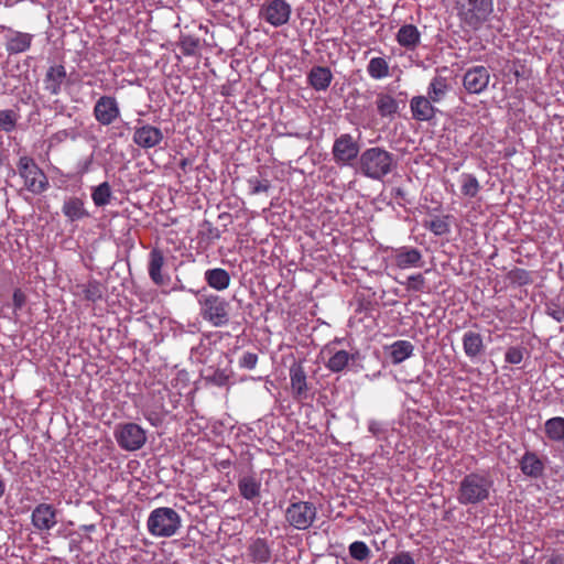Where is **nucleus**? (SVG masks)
<instances>
[{"mask_svg": "<svg viewBox=\"0 0 564 564\" xmlns=\"http://www.w3.org/2000/svg\"><path fill=\"white\" fill-rule=\"evenodd\" d=\"M359 164L361 172L373 180H380L389 174L394 164L393 155L387 150L376 147L365 150Z\"/></svg>", "mask_w": 564, "mask_h": 564, "instance_id": "obj_3", "label": "nucleus"}, {"mask_svg": "<svg viewBox=\"0 0 564 564\" xmlns=\"http://www.w3.org/2000/svg\"><path fill=\"white\" fill-rule=\"evenodd\" d=\"M94 117L102 126H110L120 117V108L112 96H101L94 106Z\"/></svg>", "mask_w": 564, "mask_h": 564, "instance_id": "obj_12", "label": "nucleus"}, {"mask_svg": "<svg viewBox=\"0 0 564 564\" xmlns=\"http://www.w3.org/2000/svg\"><path fill=\"white\" fill-rule=\"evenodd\" d=\"M202 318L214 327H223L230 319V303L217 294H202L198 300Z\"/></svg>", "mask_w": 564, "mask_h": 564, "instance_id": "obj_5", "label": "nucleus"}, {"mask_svg": "<svg viewBox=\"0 0 564 564\" xmlns=\"http://www.w3.org/2000/svg\"><path fill=\"white\" fill-rule=\"evenodd\" d=\"M206 283L217 291L226 290L230 284L229 273L221 268L208 269L204 273Z\"/></svg>", "mask_w": 564, "mask_h": 564, "instance_id": "obj_30", "label": "nucleus"}, {"mask_svg": "<svg viewBox=\"0 0 564 564\" xmlns=\"http://www.w3.org/2000/svg\"><path fill=\"white\" fill-rule=\"evenodd\" d=\"M455 8L460 24L478 31L487 23L494 12L492 0H456Z\"/></svg>", "mask_w": 564, "mask_h": 564, "instance_id": "obj_2", "label": "nucleus"}, {"mask_svg": "<svg viewBox=\"0 0 564 564\" xmlns=\"http://www.w3.org/2000/svg\"><path fill=\"white\" fill-rule=\"evenodd\" d=\"M333 80V74L328 67L314 66L307 75L308 84L317 91L326 90Z\"/></svg>", "mask_w": 564, "mask_h": 564, "instance_id": "obj_25", "label": "nucleus"}, {"mask_svg": "<svg viewBox=\"0 0 564 564\" xmlns=\"http://www.w3.org/2000/svg\"><path fill=\"white\" fill-rule=\"evenodd\" d=\"M248 555L251 562L265 564L271 558V549L264 539H254L248 545Z\"/></svg>", "mask_w": 564, "mask_h": 564, "instance_id": "obj_29", "label": "nucleus"}, {"mask_svg": "<svg viewBox=\"0 0 564 564\" xmlns=\"http://www.w3.org/2000/svg\"><path fill=\"white\" fill-rule=\"evenodd\" d=\"M181 525V516L169 507L152 510L147 520L149 533L156 538H171L177 533Z\"/></svg>", "mask_w": 564, "mask_h": 564, "instance_id": "obj_4", "label": "nucleus"}, {"mask_svg": "<svg viewBox=\"0 0 564 564\" xmlns=\"http://www.w3.org/2000/svg\"><path fill=\"white\" fill-rule=\"evenodd\" d=\"M118 445L129 452L140 449L147 442L145 431L135 423L119 425L115 432Z\"/></svg>", "mask_w": 564, "mask_h": 564, "instance_id": "obj_9", "label": "nucleus"}, {"mask_svg": "<svg viewBox=\"0 0 564 564\" xmlns=\"http://www.w3.org/2000/svg\"><path fill=\"white\" fill-rule=\"evenodd\" d=\"M317 509L308 501L292 502L285 510V520L297 530L308 529L316 519Z\"/></svg>", "mask_w": 564, "mask_h": 564, "instance_id": "obj_7", "label": "nucleus"}, {"mask_svg": "<svg viewBox=\"0 0 564 564\" xmlns=\"http://www.w3.org/2000/svg\"><path fill=\"white\" fill-rule=\"evenodd\" d=\"M360 148L349 133L340 134L333 144L332 154L339 166H348L358 158Z\"/></svg>", "mask_w": 564, "mask_h": 564, "instance_id": "obj_10", "label": "nucleus"}, {"mask_svg": "<svg viewBox=\"0 0 564 564\" xmlns=\"http://www.w3.org/2000/svg\"><path fill=\"white\" fill-rule=\"evenodd\" d=\"M292 13L285 0H264L259 9V18L274 28L285 25Z\"/></svg>", "mask_w": 564, "mask_h": 564, "instance_id": "obj_8", "label": "nucleus"}, {"mask_svg": "<svg viewBox=\"0 0 564 564\" xmlns=\"http://www.w3.org/2000/svg\"><path fill=\"white\" fill-rule=\"evenodd\" d=\"M62 212L70 223L82 220L89 216L88 210L85 208V202L76 196L67 197L64 200Z\"/></svg>", "mask_w": 564, "mask_h": 564, "instance_id": "obj_24", "label": "nucleus"}, {"mask_svg": "<svg viewBox=\"0 0 564 564\" xmlns=\"http://www.w3.org/2000/svg\"><path fill=\"white\" fill-rule=\"evenodd\" d=\"M463 348L465 355L470 359L480 356L485 350L481 335L473 330L466 332L463 335Z\"/></svg>", "mask_w": 564, "mask_h": 564, "instance_id": "obj_27", "label": "nucleus"}, {"mask_svg": "<svg viewBox=\"0 0 564 564\" xmlns=\"http://www.w3.org/2000/svg\"><path fill=\"white\" fill-rule=\"evenodd\" d=\"M206 225H207V227H208V231H209V234H210L214 238H218V237H219V231H218V229L214 228V227L212 226V224H209V223H206Z\"/></svg>", "mask_w": 564, "mask_h": 564, "instance_id": "obj_50", "label": "nucleus"}, {"mask_svg": "<svg viewBox=\"0 0 564 564\" xmlns=\"http://www.w3.org/2000/svg\"><path fill=\"white\" fill-rule=\"evenodd\" d=\"M460 189L464 196L475 197L480 189V185L478 180L474 175L463 174Z\"/></svg>", "mask_w": 564, "mask_h": 564, "instance_id": "obj_39", "label": "nucleus"}, {"mask_svg": "<svg viewBox=\"0 0 564 564\" xmlns=\"http://www.w3.org/2000/svg\"><path fill=\"white\" fill-rule=\"evenodd\" d=\"M57 523L56 510L52 505L40 503L32 512V524L40 531H48Z\"/></svg>", "mask_w": 564, "mask_h": 564, "instance_id": "obj_17", "label": "nucleus"}, {"mask_svg": "<svg viewBox=\"0 0 564 564\" xmlns=\"http://www.w3.org/2000/svg\"><path fill=\"white\" fill-rule=\"evenodd\" d=\"M19 115L12 109L0 110V129L6 132H11L15 129Z\"/></svg>", "mask_w": 564, "mask_h": 564, "instance_id": "obj_40", "label": "nucleus"}, {"mask_svg": "<svg viewBox=\"0 0 564 564\" xmlns=\"http://www.w3.org/2000/svg\"><path fill=\"white\" fill-rule=\"evenodd\" d=\"M368 75L376 80L386 78L390 75V66L383 57H372L367 65Z\"/></svg>", "mask_w": 564, "mask_h": 564, "instance_id": "obj_32", "label": "nucleus"}, {"mask_svg": "<svg viewBox=\"0 0 564 564\" xmlns=\"http://www.w3.org/2000/svg\"><path fill=\"white\" fill-rule=\"evenodd\" d=\"M165 257L161 249L153 248L149 253L148 272L151 281L155 285H164L170 281V276L163 273Z\"/></svg>", "mask_w": 564, "mask_h": 564, "instance_id": "obj_16", "label": "nucleus"}, {"mask_svg": "<svg viewBox=\"0 0 564 564\" xmlns=\"http://www.w3.org/2000/svg\"><path fill=\"white\" fill-rule=\"evenodd\" d=\"M20 176L24 180L28 191L33 194H41L48 187V180L44 172L35 164L33 159L22 156L18 163Z\"/></svg>", "mask_w": 564, "mask_h": 564, "instance_id": "obj_6", "label": "nucleus"}, {"mask_svg": "<svg viewBox=\"0 0 564 564\" xmlns=\"http://www.w3.org/2000/svg\"><path fill=\"white\" fill-rule=\"evenodd\" d=\"M494 490V480L486 473L473 471L458 484L456 499L462 506H477L487 501Z\"/></svg>", "mask_w": 564, "mask_h": 564, "instance_id": "obj_1", "label": "nucleus"}, {"mask_svg": "<svg viewBox=\"0 0 564 564\" xmlns=\"http://www.w3.org/2000/svg\"><path fill=\"white\" fill-rule=\"evenodd\" d=\"M376 108L380 117L392 119L399 111V102L391 94L380 91L376 96Z\"/></svg>", "mask_w": 564, "mask_h": 564, "instance_id": "obj_26", "label": "nucleus"}, {"mask_svg": "<svg viewBox=\"0 0 564 564\" xmlns=\"http://www.w3.org/2000/svg\"><path fill=\"white\" fill-rule=\"evenodd\" d=\"M290 384L295 401L303 402L308 398L307 377L301 364H293L290 367Z\"/></svg>", "mask_w": 564, "mask_h": 564, "instance_id": "obj_15", "label": "nucleus"}, {"mask_svg": "<svg viewBox=\"0 0 564 564\" xmlns=\"http://www.w3.org/2000/svg\"><path fill=\"white\" fill-rule=\"evenodd\" d=\"M429 98L424 96H415L410 100V109L412 116L419 121H430L435 117L436 108Z\"/></svg>", "mask_w": 564, "mask_h": 564, "instance_id": "obj_22", "label": "nucleus"}, {"mask_svg": "<svg viewBox=\"0 0 564 564\" xmlns=\"http://www.w3.org/2000/svg\"><path fill=\"white\" fill-rule=\"evenodd\" d=\"M111 187L108 182H104L93 188L91 199L97 207L106 206L110 203Z\"/></svg>", "mask_w": 564, "mask_h": 564, "instance_id": "obj_35", "label": "nucleus"}, {"mask_svg": "<svg viewBox=\"0 0 564 564\" xmlns=\"http://www.w3.org/2000/svg\"><path fill=\"white\" fill-rule=\"evenodd\" d=\"M448 216H435L425 221L424 227L432 231L435 236H444L449 232Z\"/></svg>", "mask_w": 564, "mask_h": 564, "instance_id": "obj_37", "label": "nucleus"}, {"mask_svg": "<svg viewBox=\"0 0 564 564\" xmlns=\"http://www.w3.org/2000/svg\"><path fill=\"white\" fill-rule=\"evenodd\" d=\"M389 265L400 270L422 267V253L419 249L403 246L392 249L388 257Z\"/></svg>", "mask_w": 564, "mask_h": 564, "instance_id": "obj_11", "label": "nucleus"}, {"mask_svg": "<svg viewBox=\"0 0 564 564\" xmlns=\"http://www.w3.org/2000/svg\"><path fill=\"white\" fill-rule=\"evenodd\" d=\"M406 290L420 292L423 290L425 281L421 273L410 275L405 282L402 283Z\"/></svg>", "mask_w": 564, "mask_h": 564, "instance_id": "obj_43", "label": "nucleus"}, {"mask_svg": "<svg viewBox=\"0 0 564 564\" xmlns=\"http://www.w3.org/2000/svg\"><path fill=\"white\" fill-rule=\"evenodd\" d=\"M238 489L245 499L254 501L260 497L261 481L256 476L246 475L239 478Z\"/></svg>", "mask_w": 564, "mask_h": 564, "instance_id": "obj_28", "label": "nucleus"}, {"mask_svg": "<svg viewBox=\"0 0 564 564\" xmlns=\"http://www.w3.org/2000/svg\"><path fill=\"white\" fill-rule=\"evenodd\" d=\"M84 294L85 299L91 302L100 300L104 295L102 285L98 281H89L85 284L77 285Z\"/></svg>", "mask_w": 564, "mask_h": 564, "instance_id": "obj_36", "label": "nucleus"}, {"mask_svg": "<svg viewBox=\"0 0 564 564\" xmlns=\"http://www.w3.org/2000/svg\"><path fill=\"white\" fill-rule=\"evenodd\" d=\"M349 555L359 562H364L370 558L371 556V550L364 541H355L352 542L349 547Z\"/></svg>", "mask_w": 564, "mask_h": 564, "instance_id": "obj_38", "label": "nucleus"}, {"mask_svg": "<svg viewBox=\"0 0 564 564\" xmlns=\"http://www.w3.org/2000/svg\"><path fill=\"white\" fill-rule=\"evenodd\" d=\"M163 132L160 128L142 123L134 128L132 140L142 149H151L158 147L163 141Z\"/></svg>", "mask_w": 564, "mask_h": 564, "instance_id": "obj_14", "label": "nucleus"}, {"mask_svg": "<svg viewBox=\"0 0 564 564\" xmlns=\"http://www.w3.org/2000/svg\"><path fill=\"white\" fill-rule=\"evenodd\" d=\"M66 78L67 73L63 65L58 64L50 66L43 79L44 90L53 96L59 95Z\"/></svg>", "mask_w": 564, "mask_h": 564, "instance_id": "obj_18", "label": "nucleus"}, {"mask_svg": "<svg viewBox=\"0 0 564 564\" xmlns=\"http://www.w3.org/2000/svg\"><path fill=\"white\" fill-rule=\"evenodd\" d=\"M25 303V295L21 290H15L13 293V306L15 310H21Z\"/></svg>", "mask_w": 564, "mask_h": 564, "instance_id": "obj_47", "label": "nucleus"}, {"mask_svg": "<svg viewBox=\"0 0 564 564\" xmlns=\"http://www.w3.org/2000/svg\"><path fill=\"white\" fill-rule=\"evenodd\" d=\"M546 436L554 442H564V417L549 419L544 424Z\"/></svg>", "mask_w": 564, "mask_h": 564, "instance_id": "obj_33", "label": "nucleus"}, {"mask_svg": "<svg viewBox=\"0 0 564 564\" xmlns=\"http://www.w3.org/2000/svg\"><path fill=\"white\" fill-rule=\"evenodd\" d=\"M199 46V40L191 36L185 35L181 37L180 47L184 55H194Z\"/></svg>", "mask_w": 564, "mask_h": 564, "instance_id": "obj_41", "label": "nucleus"}, {"mask_svg": "<svg viewBox=\"0 0 564 564\" xmlns=\"http://www.w3.org/2000/svg\"><path fill=\"white\" fill-rule=\"evenodd\" d=\"M389 350L392 362L398 365L412 356L414 346L409 340H397L389 346Z\"/></svg>", "mask_w": 564, "mask_h": 564, "instance_id": "obj_31", "label": "nucleus"}, {"mask_svg": "<svg viewBox=\"0 0 564 564\" xmlns=\"http://www.w3.org/2000/svg\"><path fill=\"white\" fill-rule=\"evenodd\" d=\"M258 356L254 352L247 351L239 359V366L245 369H253L257 366Z\"/></svg>", "mask_w": 564, "mask_h": 564, "instance_id": "obj_46", "label": "nucleus"}, {"mask_svg": "<svg viewBox=\"0 0 564 564\" xmlns=\"http://www.w3.org/2000/svg\"><path fill=\"white\" fill-rule=\"evenodd\" d=\"M448 90L447 82L444 77L436 76L434 77L429 87H427V96L431 101L440 102Z\"/></svg>", "mask_w": 564, "mask_h": 564, "instance_id": "obj_34", "label": "nucleus"}, {"mask_svg": "<svg viewBox=\"0 0 564 564\" xmlns=\"http://www.w3.org/2000/svg\"><path fill=\"white\" fill-rule=\"evenodd\" d=\"M523 475L538 479L543 476L545 464L534 452L527 451L519 460Z\"/></svg>", "mask_w": 564, "mask_h": 564, "instance_id": "obj_21", "label": "nucleus"}, {"mask_svg": "<svg viewBox=\"0 0 564 564\" xmlns=\"http://www.w3.org/2000/svg\"><path fill=\"white\" fill-rule=\"evenodd\" d=\"M563 313H558V314H553L554 318H556L558 322H561L563 319Z\"/></svg>", "mask_w": 564, "mask_h": 564, "instance_id": "obj_52", "label": "nucleus"}, {"mask_svg": "<svg viewBox=\"0 0 564 564\" xmlns=\"http://www.w3.org/2000/svg\"><path fill=\"white\" fill-rule=\"evenodd\" d=\"M395 41L406 51H414L421 43V33L415 25L404 24L397 32Z\"/></svg>", "mask_w": 564, "mask_h": 564, "instance_id": "obj_23", "label": "nucleus"}, {"mask_svg": "<svg viewBox=\"0 0 564 564\" xmlns=\"http://www.w3.org/2000/svg\"><path fill=\"white\" fill-rule=\"evenodd\" d=\"M144 416L153 426H156L160 422V419L152 413L145 414Z\"/></svg>", "mask_w": 564, "mask_h": 564, "instance_id": "obj_49", "label": "nucleus"}, {"mask_svg": "<svg viewBox=\"0 0 564 564\" xmlns=\"http://www.w3.org/2000/svg\"><path fill=\"white\" fill-rule=\"evenodd\" d=\"M511 274L513 275L514 279L520 281V283H525L528 281V274L523 270H516Z\"/></svg>", "mask_w": 564, "mask_h": 564, "instance_id": "obj_48", "label": "nucleus"}, {"mask_svg": "<svg viewBox=\"0 0 564 564\" xmlns=\"http://www.w3.org/2000/svg\"><path fill=\"white\" fill-rule=\"evenodd\" d=\"M505 359L511 365H518L523 360V349L521 347H510L506 351Z\"/></svg>", "mask_w": 564, "mask_h": 564, "instance_id": "obj_44", "label": "nucleus"}, {"mask_svg": "<svg viewBox=\"0 0 564 564\" xmlns=\"http://www.w3.org/2000/svg\"><path fill=\"white\" fill-rule=\"evenodd\" d=\"M248 185L250 188V193L252 195H257L260 193H265L270 188V182L268 180H260L259 177H250L248 180Z\"/></svg>", "mask_w": 564, "mask_h": 564, "instance_id": "obj_42", "label": "nucleus"}, {"mask_svg": "<svg viewBox=\"0 0 564 564\" xmlns=\"http://www.w3.org/2000/svg\"><path fill=\"white\" fill-rule=\"evenodd\" d=\"M325 351L329 355L326 362V368L332 372H340L346 369L350 362H354L358 352H348L344 349H336L334 347H326Z\"/></svg>", "mask_w": 564, "mask_h": 564, "instance_id": "obj_20", "label": "nucleus"}, {"mask_svg": "<svg viewBox=\"0 0 564 564\" xmlns=\"http://www.w3.org/2000/svg\"><path fill=\"white\" fill-rule=\"evenodd\" d=\"M4 491H6V482L2 478V476L0 475V498L4 495Z\"/></svg>", "mask_w": 564, "mask_h": 564, "instance_id": "obj_51", "label": "nucleus"}, {"mask_svg": "<svg viewBox=\"0 0 564 564\" xmlns=\"http://www.w3.org/2000/svg\"><path fill=\"white\" fill-rule=\"evenodd\" d=\"M388 564H416L413 555L408 551H401L395 553L389 561Z\"/></svg>", "mask_w": 564, "mask_h": 564, "instance_id": "obj_45", "label": "nucleus"}, {"mask_svg": "<svg viewBox=\"0 0 564 564\" xmlns=\"http://www.w3.org/2000/svg\"><path fill=\"white\" fill-rule=\"evenodd\" d=\"M4 40L7 52L12 55L28 51L31 46L33 35L12 29H7Z\"/></svg>", "mask_w": 564, "mask_h": 564, "instance_id": "obj_19", "label": "nucleus"}, {"mask_svg": "<svg viewBox=\"0 0 564 564\" xmlns=\"http://www.w3.org/2000/svg\"><path fill=\"white\" fill-rule=\"evenodd\" d=\"M490 74L485 66H474L464 74L463 86L469 94H480L488 87Z\"/></svg>", "mask_w": 564, "mask_h": 564, "instance_id": "obj_13", "label": "nucleus"}]
</instances>
